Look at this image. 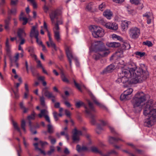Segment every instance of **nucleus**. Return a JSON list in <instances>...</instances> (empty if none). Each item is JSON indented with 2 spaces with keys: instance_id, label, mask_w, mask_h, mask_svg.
Here are the masks:
<instances>
[{
  "instance_id": "obj_27",
  "label": "nucleus",
  "mask_w": 156,
  "mask_h": 156,
  "mask_svg": "<svg viewBox=\"0 0 156 156\" xmlns=\"http://www.w3.org/2000/svg\"><path fill=\"white\" fill-rule=\"evenodd\" d=\"M10 18L9 17L8 19L5 20V29L6 31H8L9 30V25L10 24Z\"/></svg>"
},
{
  "instance_id": "obj_35",
  "label": "nucleus",
  "mask_w": 156,
  "mask_h": 156,
  "mask_svg": "<svg viewBox=\"0 0 156 156\" xmlns=\"http://www.w3.org/2000/svg\"><path fill=\"white\" fill-rule=\"evenodd\" d=\"M94 112V111H92L91 112L90 114H88V115H90V118L91 119V122L92 124H94L95 123V121L94 120V115L91 114V112ZM95 112V111L94 112Z\"/></svg>"
},
{
  "instance_id": "obj_62",
  "label": "nucleus",
  "mask_w": 156,
  "mask_h": 156,
  "mask_svg": "<svg viewBox=\"0 0 156 156\" xmlns=\"http://www.w3.org/2000/svg\"><path fill=\"white\" fill-rule=\"evenodd\" d=\"M30 55L32 58H34L35 60L37 59L36 55L34 54V52L30 53Z\"/></svg>"
},
{
  "instance_id": "obj_14",
  "label": "nucleus",
  "mask_w": 156,
  "mask_h": 156,
  "mask_svg": "<svg viewBox=\"0 0 156 156\" xmlns=\"http://www.w3.org/2000/svg\"><path fill=\"white\" fill-rule=\"evenodd\" d=\"M48 114V112L46 110L43 109L41 110V113L38 114V116L40 118H41L42 116H44L46 120L49 123H50V120Z\"/></svg>"
},
{
  "instance_id": "obj_16",
  "label": "nucleus",
  "mask_w": 156,
  "mask_h": 156,
  "mask_svg": "<svg viewBox=\"0 0 156 156\" xmlns=\"http://www.w3.org/2000/svg\"><path fill=\"white\" fill-rule=\"evenodd\" d=\"M106 28L110 29L116 30L118 29V25L116 23L107 22L105 25Z\"/></svg>"
},
{
  "instance_id": "obj_31",
  "label": "nucleus",
  "mask_w": 156,
  "mask_h": 156,
  "mask_svg": "<svg viewBox=\"0 0 156 156\" xmlns=\"http://www.w3.org/2000/svg\"><path fill=\"white\" fill-rule=\"evenodd\" d=\"M12 124L14 128L20 133V136H21L22 134L20 131V127L18 126L17 123L13 121L12 122Z\"/></svg>"
},
{
  "instance_id": "obj_9",
  "label": "nucleus",
  "mask_w": 156,
  "mask_h": 156,
  "mask_svg": "<svg viewBox=\"0 0 156 156\" xmlns=\"http://www.w3.org/2000/svg\"><path fill=\"white\" fill-rule=\"evenodd\" d=\"M37 27L36 26L32 27L31 32L30 34V36L32 37L34 36L36 39V41L39 45H42L43 44L42 42L40 40H39L38 38V36L39 34V32L36 29Z\"/></svg>"
},
{
  "instance_id": "obj_15",
  "label": "nucleus",
  "mask_w": 156,
  "mask_h": 156,
  "mask_svg": "<svg viewBox=\"0 0 156 156\" xmlns=\"http://www.w3.org/2000/svg\"><path fill=\"white\" fill-rule=\"evenodd\" d=\"M66 51L67 57L69 62L70 66H71L72 65L71 60L74 58L72 54V51L69 48H66Z\"/></svg>"
},
{
  "instance_id": "obj_37",
  "label": "nucleus",
  "mask_w": 156,
  "mask_h": 156,
  "mask_svg": "<svg viewBox=\"0 0 156 156\" xmlns=\"http://www.w3.org/2000/svg\"><path fill=\"white\" fill-rule=\"evenodd\" d=\"M48 131L50 133H51L54 132L53 128L51 125L49 124L48 125Z\"/></svg>"
},
{
  "instance_id": "obj_12",
  "label": "nucleus",
  "mask_w": 156,
  "mask_h": 156,
  "mask_svg": "<svg viewBox=\"0 0 156 156\" xmlns=\"http://www.w3.org/2000/svg\"><path fill=\"white\" fill-rule=\"evenodd\" d=\"M73 135L72 139L74 142L78 143L80 140V136L82 134L81 131L78 130L76 128H75L73 131Z\"/></svg>"
},
{
  "instance_id": "obj_59",
  "label": "nucleus",
  "mask_w": 156,
  "mask_h": 156,
  "mask_svg": "<svg viewBox=\"0 0 156 156\" xmlns=\"http://www.w3.org/2000/svg\"><path fill=\"white\" fill-rule=\"evenodd\" d=\"M62 21L61 20H57L56 23H55V24L54 27H55L56 25H57L58 26L59 24H62Z\"/></svg>"
},
{
  "instance_id": "obj_64",
  "label": "nucleus",
  "mask_w": 156,
  "mask_h": 156,
  "mask_svg": "<svg viewBox=\"0 0 156 156\" xmlns=\"http://www.w3.org/2000/svg\"><path fill=\"white\" fill-rule=\"evenodd\" d=\"M43 10L44 11V12L46 13L48 12V7L47 6L45 5L43 7Z\"/></svg>"
},
{
  "instance_id": "obj_50",
  "label": "nucleus",
  "mask_w": 156,
  "mask_h": 156,
  "mask_svg": "<svg viewBox=\"0 0 156 156\" xmlns=\"http://www.w3.org/2000/svg\"><path fill=\"white\" fill-rule=\"evenodd\" d=\"M73 82H74V85H75V87L79 90H80V91H81V88L80 87L79 85L76 82V81L74 80H73Z\"/></svg>"
},
{
  "instance_id": "obj_61",
  "label": "nucleus",
  "mask_w": 156,
  "mask_h": 156,
  "mask_svg": "<svg viewBox=\"0 0 156 156\" xmlns=\"http://www.w3.org/2000/svg\"><path fill=\"white\" fill-rule=\"evenodd\" d=\"M77 151L78 152H80V151H82V147H80V145H77L76 146V149Z\"/></svg>"
},
{
  "instance_id": "obj_25",
  "label": "nucleus",
  "mask_w": 156,
  "mask_h": 156,
  "mask_svg": "<svg viewBox=\"0 0 156 156\" xmlns=\"http://www.w3.org/2000/svg\"><path fill=\"white\" fill-rule=\"evenodd\" d=\"M107 45L109 47L112 48H117L119 47L120 44V43L116 42L108 43L107 44Z\"/></svg>"
},
{
  "instance_id": "obj_51",
  "label": "nucleus",
  "mask_w": 156,
  "mask_h": 156,
  "mask_svg": "<svg viewBox=\"0 0 156 156\" xmlns=\"http://www.w3.org/2000/svg\"><path fill=\"white\" fill-rule=\"evenodd\" d=\"M54 147H51L50 151H48L47 152V154L49 155H51V154L54 152Z\"/></svg>"
},
{
  "instance_id": "obj_24",
  "label": "nucleus",
  "mask_w": 156,
  "mask_h": 156,
  "mask_svg": "<svg viewBox=\"0 0 156 156\" xmlns=\"http://www.w3.org/2000/svg\"><path fill=\"white\" fill-rule=\"evenodd\" d=\"M119 140H121L124 142V141L121 139L119 138H115L113 137H109L108 139V141L109 143L113 144L118 142Z\"/></svg>"
},
{
  "instance_id": "obj_45",
  "label": "nucleus",
  "mask_w": 156,
  "mask_h": 156,
  "mask_svg": "<svg viewBox=\"0 0 156 156\" xmlns=\"http://www.w3.org/2000/svg\"><path fill=\"white\" fill-rule=\"evenodd\" d=\"M20 106L21 108L23 110V112L24 113H26L27 112L28 109L24 107L23 105V102H21L20 103Z\"/></svg>"
},
{
  "instance_id": "obj_7",
  "label": "nucleus",
  "mask_w": 156,
  "mask_h": 156,
  "mask_svg": "<svg viewBox=\"0 0 156 156\" xmlns=\"http://www.w3.org/2000/svg\"><path fill=\"white\" fill-rule=\"evenodd\" d=\"M129 34L130 37L132 39H136L140 35V30L136 27H132L129 30Z\"/></svg>"
},
{
  "instance_id": "obj_21",
  "label": "nucleus",
  "mask_w": 156,
  "mask_h": 156,
  "mask_svg": "<svg viewBox=\"0 0 156 156\" xmlns=\"http://www.w3.org/2000/svg\"><path fill=\"white\" fill-rule=\"evenodd\" d=\"M26 35V33L24 30L22 29H19L17 32V37L18 38H21L25 37Z\"/></svg>"
},
{
  "instance_id": "obj_11",
  "label": "nucleus",
  "mask_w": 156,
  "mask_h": 156,
  "mask_svg": "<svg viewBox=\"0 0 156 156\" xmlns=\"http://www.w3.org/2000/svg\"><path fill=\"white\" fill-rule=\"evenodd\" d=\"M133 91V89L129 88L124 91L123 93L121 94L120 99L121 101L125 100H129L130 98L129 96L131 94Z\"/></svg>"
},
{
  "instance_id": "obj_22",
  "label": "nucleus",
  "mask_w": 156,
  "mask_h": 156,
  "mask_svg": "<svg viewBox=\"0 0 156 156\" xmlns=\"http://www.w3.org/2000/svg\"><path fill=\"white\" fill-rule=\"evenodd\" d=\"M115 67V66L114 65L111 64L103 70V73H107L111 72L114 69Z\"/></svg>"
},
{
  "instance_id": "obj_23",
  "label": "nucleus",
  "mask_w": 156,
  "mask_h": 156,
  "mask_svg": "<svg viewBox=\"0 0 156 156\" xmlns=\"http://www.w3.org/2000/svg\"><path fill=\"white\" fill-rule=\"evenodd\" d=\"M103 15L108 19H110L112 15V13L109 10H106L103 13Z\"/></svg>"
},
{
  "instance_id": "obj_34",
  "label": "nucleus",
  "mask_w": 156,
  "mask_h": 156,
  "mask_svg": "<svg viewBox=\"0 0 156 156\" xmlns=\"http://www.w3.org/2000/svg\"><path fill=\"white\" fill-rule=\"evenodd\" d=\"M94 8L93 3L92 2H90L88 3L86 6V8L88 11H91L92 9Z\"/></svg>"
},
{
  "instance_id": "obj_54",
  "label": "nucleus",
  "mask_w": 156,
  "mask_h": 156,
  "mask_svg": "<svg viewBox=\"0 0 156 156\" xmlns=\"http://www.w3.org/2000/svg\"><path fill=\"white\" fill-rule=\"evenodd\" d=\"M37 67L41 68V69L43 67L40 60H38L37 62Z\"/></svg>"
},
{
  "instance_id": "obj_63",
  "label": "nucleus",
  "mask_w": 156,
  "mask_h": 156,
  "mask_svg": "<svg viewBox=\"0 0 156 156\" xmlns=\"http://www.w3.org/2000/svg\"><path fill=\"white\" fill-rule=\"evenodd\" d=\"M109 129L111 131V132L112 133H114L115 134H118V133H116L114 129L111 126H109Z\"/></svg>"
},
{
  "instance_id": "obj_47",
  "label": "nucleus",
  "mask_w": 156,
  "mask_h": 156,
  "mask_svg": "<svg viewBox=\"0 0 156 156\" xmlns=\"http://www.w3.org/2000/svg\"><path fill=\"white\" fill-rule=\"evenodd\" d=\"M135 54L136 55L139 56L140 57H142L145 55V53L140 51H136L135 52Z\"/></svg>"
},
{
  "instance_id": "obj_56",
  "label": "nucleus",
  "mask_w": 156,
  "mask_h": 156,
  "mask_svg": "<svg viewBox=\"0 0 156 156\" xmlns=\"http://www.w3.org/2000/svg\"><path fill=\"white\" fill-rule=\"evenodd\" d=\"M23 143L25 147L27 148L29 146V144L26 142L24 137L23 138Z\"/></svg>"
},
{
  "instance_id": "obj_26",
  "label": "nucleus",
  "mask_w": 156,
  "mask_h": 156,
  "mask_svg": "<svg viewBox=\"0 0 156 156\" xmlns=\"http://www.w3.org/2000/svg\"><path fill=\"white\" fill-rule=\"evenodd\" d=\"M19 54L18 53H17L15 55L13 58V59L11 60V61L10 66L12 67L13 66V62H17L19 60Z\"/></svg>"
},
{
  "instance_id": "obj_33",
  "label": "nucleus",
  "mask_w": 156,
  "mask_h": 156,
  "mask_svg": "<svg viewBox=\"0 0 156 156\" xmlns=\"http://www.w3.org/2000/svg\"><path fill=\"white\" fill-rule=\"evenodd\" d=\"M20 83H16V85L15 86V87L16 88V90L14 91V90H13V92L14 93V94L16 97H17L18 96V87H19Z\"/></svg>"
},
{
  "instance_id": "obj_43",
  "label": "nucleus",
  "mask_w": 156,
  "mask_h": 156,
  "mask_svg": "<svg viewBox=\"0 0 156 156\" xmlns=\"http://www.w3.org/2000/svg\"><path fill=\"white\" fill-rule=\"evenodd\" d=\"M105 7V3H102L99 6V9L101 11H103Z\"/></svg>"
},
{
  "instance_id": "obj_52",
  "label": "nucleus",
  "mask_w": 156,
  "mask_h": 156,
  "mask_svg": "<svg viewBox=\"0 0 156 156\" xmlns=\"http://www.w3.org/2000/svg\"><path fill=\"white\" fill-rule=\"evenodd\" d=\"M17 151L18 153V154L19 156H20V153H21L22 151V150L21 147V146L20 144H18V148L17 149Z\"/></svg>"
},
{
  "instance_id": "obj_8",
  "label": "nucleus",
  "mask_w": 156,
  "mask_h": 156,
  "mask_svg": "<svg viewBox=\"0 0 156 156\" xmlns=\"http://www.w3.org/2000/svg\"><path fill=\"white\" fill-rule=\"evenodd\" d=\"M93 47V51L95 52L102 51L106 50L105 45L101 41L96 42Z\"/></svg>"
},
{
  "instance_id": "obj_13",
  "label": "nucleus",
  "mask_w": 156,
  "mask_h": 156,
  "mask_svg": "<svg viewBox=\"0 0 156 156\" xmlns=\"http://www.w3.org/2000/svg\"><path fill=\"white\" fill-rule=\"evenodd\" d=\"M59 30V27L57 25H56L55 27H54L53 28L54 38L58 42H60L61 40Z\"/></svg>"
},
{
  "instance_id": "obj_4",
  "label": "nucleus",
  "mask_w": 156,
  "mask_h": 156,
  "mask_svg": "<svg viewBox=\"0 0 156 156\" xmlns=\"http://www.w3.org/2000/svg\"><path fill=\"white\" fill-rule=\"evenodd\" d=\"M126 66V69L129 72V73H131L132 75H134V76H135L136 74L139 69H140L141 72L140 73V77H141L142 76L143 77H144V79L143 81L146 80L149 76V73L147 71L143 70L141 68H137L136 64L132 61L129 62Z\"/></svg>"
},
{
  "instance_id": "obj_30",
  "label": "nucleus",
  "mask_w": 156,
  "mask_h": 156,
  "mask_svg": "<svg viewBox=\"0 0 156 156\" xmlns=\"http://www.w3.org/2000/svg\"><path fill=\"white\" fill-rule=\"evenodd\" d=\"M38 144L37 143H36L34 144V145L35 147V150L39 151L41 153L43 154L44 155H45L46 153L43 150H42L40 148H38Z\"/></svg>"
},
{
  "instance_id": "obj_3",
  "label": "nucleus",
  "mask_w": 156,
  "mask_h": 156,
  "mask_svg": "<svg viewBox=\"0 0 156 156\" xmlns=\"http://www.w3.org/2000/svg\"><path fill=\"white\" fill-rule=\"evenodd\" d=\"M146 100L145 95L143 92H138L135 94L131 102L133 108L136 110V112L141 110L142 106Z\"/></svg>"
},
{
  "instance_id": "obj_38",
  "label": "nucleus",
  "mask_w": 156,
  "mask_h": 156,
  "mask_svg": "<svg viewBox=\"0 0 156 156\" xmlns=\"http://www.w3.org/2000/svg\"><path fill=\"white\" fill-rule=\"evenodd\" d=\"M20 21H23V22L22 23L23 25L26 24L28 22V19L26 17H21L20 18Z\"/></svg>"
},
{
  "instance_id": "obj_36",
  "label": "nucleus",
  "mask_w": 156,
  "mask_h": 156,
  "mask_svg": "<svg viewBox=\"0 0 156 156\" xmlns=\"http://www.w3.org/2000/svg\"><path fill=\"white\" fill-rule=\"evenodd\" d=\"M143 44L147 45L149 47H151L153 45V44L151 42L149 41H146L143 42Z\"/></svg>"
},
{
  "instance_id": "obj_42",
  "label": "nucleus",
  "mask_w": 156,
  "mask_h": 156,
  "mask_svg": "<svg viewBox=\"0 0 156 156\" xmlns=\"http://www.w3.org/2000/svg\"><path fill=\"white\" fill-rule=\"evenodd\" d=\"M26 125L25 121L23 119L21 123V127L23 129L24 132H25L26 130L25 128V126Z\"/></svg>"
},
{
  "instance_id": "obj_10",
  "label": "nucleus",
  "mask_w": 156,
  "mask_h": 156,
  "mask_svg": "<svg viewBox=\"0 0 156 156\" xmlns=\"http://www.w3.org/2000/svg\"><path fill=\"white\" fill-rule=\"evenodd\" d=\"M62 13L61 11L58 9L52 11L50 14L49 16L52 24L55 23V19H57V17Z\"/></svg>"
},
{
  "instance_id": "obj_1",
  "label": "nucleus",
  "mask_w": 156,
  "mask_h": 156,
  "mask_svg": "<svg viewBox=\"0 0 156 156\" xmlns=\"http://www.w3.org/2000/svg\"><path fill=\"white\" fill-rule=\"evenodd\" d=\"M126 67H125L122 71V72L119 74V77L116 80V82L118 83H126V85L132 83L136 84L143 82L144 77H140L141 70L139 69L136 74L135 76L132 75L126 69Z\"/></svg>"
},
{
  "instance_id": "obj_53",
  "label": "nucleus",
  "mask_w": 156,
  "mask_h": 156,
  "mask_svg": "<svg viewBox=\"0 0 156 156\" xmlns=\"http://www.w3.org/2000/svg\"><path fill=\"white\" fill-rule=\"evenodd\" d=\"M29 126L30 127V131H31V133L33 134H36L37 133V131L35 130L34 132H33L31 129V126H32L31 123V122L30 121V120H29Z\"/></svg>"
},
{
  "instance_id": "obj_17",
  "label": "nucleus",
  "mask_w": 156,
  "mask_h": 156,
  "mask_svg": "<svg viewBox=\"0 0 156 156\" xmlns=\"http://www.w3.org/2000/svg\"><path fill=\"white\" fill-rule=\"evenodd\" d=\"M47 89L48 88L47 87H46L43 89L42 93L44 94V95L49 98H55V96L53 95L52 93L49 91Z\"/></svg>"
},
{
  "instance_id": "obj_32",
  "label": "nucleus",
  "mask_w": 156,
  "mask_h": 156,
  "mask_svg": "<svg viewBox=\"0 0 156 156\" xmlns=\"http://www.w3.org/2000/svg\"><path fill=\"white\" fill-rule=\"evenodd\" d=\"M9 39L8 38H7L5 43V46L6 51L8 54L9 53L10 51V45H9Z\"/></svg>"
},
{
  "instance_id": "obj_20",
  "label": "nucleus",
  "mask_w": 156,
  "mask_h": 156,
  "mask_svg": "<svg viewBox=\"0 0 156 156\" xmlns=\"http://www.w3.org/2000/svg\"><path fill=\"white\" fill-rule=\"evenodd\" d=\"M48 38L49 41H47L46 42V44H47L48 46V47H49L51 46L55 50H56V46L55 44L51 38V37H49Z\"/></svg>"
},
{
  "instance_id": "obj_58",
  "label": "nucleus",
  "mask_w": 156,
  "mask_h": 156,
  "mask_svg": "<svg viewBox=\"0 0 156 156\" xmlns=\"http://www.w3.org/2000/svg\"><path fill=\"white\" fill-rule=\"evenodd\" d=\"M28 51L30 53L34 52V48L33 47H30L28 48Z\"/></svg>"
},
{
  "instance_id": "obj_40",
  "label": "nucleus",
  "mask_w": 156,
  "mask_h": 156,
  "mask_svg": "<svg viewBox=\"0 0 156 156\" xmlns=\"http://www.w3.org/2000/svg\"><path fill=\"white\" fill-rule=\"evenodd\" d=\"M102 52V54H101V55L103 56H105L108 55L110 53V51L106 48V50L104 51H101Z\"/></svg>"
},
{
  "instance_id": "obj_46",
  "label": "nucleus",
  "mask_w": 156,
  "mask_h": 156,
  "mask_svg": "<svg viewBox=\"0 0 156 156\" xmlns=\"http://www.w3.org/2000/svg\"><path fill=\"white\" fill-rule=\"evenodd\" d=\"M40 101L41 102V105L43 106H45V103L44 101V98L43 96L42 97H40Z\"/></svg>"
},
{
  "instance_id": "obj_6",
  "label": "nucleus",
  "mask_w": 156,
  "mask_h": 156,
  "mask_svg": "<svg viewBox=\"0 0 156 156\" xmlns=\"http://www.w3.org/2000/svg\"><path fill=\"white\" fill-rule=\"evenodd\" d=\"M89 105V108L86 106L84 105V103L82 101H77L75 104V105L76 108H80L81 106L83 105L85 109V112L87 114H90L91 111L95 112V109L93 106V104L90 101H87Z\"/></svg>"
},
{
  "instance_id": "obj_55",
  "label": "nucleus",
  "mask_w": 156,
  "mask_h": 156,
  "mask_svg": "<svg viewBox=\"0 0 156 156\" xmlns=\"http://www.w3.org/2000/svg\"><path fill=\"white\" fill-rule=\"evenodd\" d=\"M100 123L101 125L102 126H105L108 124V122L107 121H105L103 120H101Z\"/></svg>"
},
{
  "instance_id": "obj_49",
  "label": "nucleus",
  "mask_w": 156,
  "mask_h": 156,
  "mask_svg": "<svg viewBox=\"0 0 156 156\" xmlns=\"http://www.w3.org/2000/svg\"><path fill=\"white\" fill-rule=\"evenodd\" d=\"M53 114L55 120L56 121L58 120V114L57 112L55 111H54L53 113Z\"/></svg>"
},
{
  "instance_id": "obj_39",
  "label": "nucleus",
  "mask_w": 156,
  "mask_h": 156,
  "mask_svg": "<svg viewBox=\"0 0 156 156\" xmlns=\"http://www.w3.org/2000/svg\"><path fill=\"white\" fill-rule=\"evenodd\" d=\"M118 154V153L114 150H112L108 151L106 154L104 155V156H108L109 154Z\"/></svg>"
},
{
  "instance_id": "obj_19",
  "label": "nucleus",
  "mask_w": 156,
  "mask_h": 156,
  "mask_svg": "<svg viewBox=\"0 0 156 156\" xmlns=\"http://www.w3.org/2000/svg\"><path fill=\"white\" fill-rule=\"evenodd\" d=\"M131 23V22L127 20H124L122 21L121 25V28L123 31L126 30L128 27V26Z\"/></svg>"
},
{
  "instance_id": "obj_57",
  "label": "nucleus",
  "mask_w": 156,
  "mask_h": 156,
  "mask_svg": "<svg viewBox=\"0 0 156 156\" xmlns=\"http://www.w3.org/2000/svg\"><path fill=\"white\" fill-rule=\"evenodd\" d=\"M19 40L20 41V44L22 45L25 42V40L23 38H19Z\"/></svg>"
},
{
  "instance_id": "obj_18",
  "label": "nucleus",
  "mask_w": 156,
  "mask_h": 156,
  "mask_svg": "<svg viewBox=\"0 0 156 156\" xmlns=\"http://www.w3.org/2000/svg\"><path fill=\"white\" fill-rule=\"evenodd\" d=\"M144 17H146L147 20V22L148 24H150L153 20V17L152 13L150 12H146L143 15Z\"/></svg>"
},
{
  "instance_id": "obj_5",
  "label": "nucleus",
  "mask_w": 156,
  "mask_h": 156,
  "mask_svg": "<svg viewBox=\"0 0 156 156\" xmlns=\"http://www.w3.org/2000/svg\"><path fill=\"white\" fill-rule=\"evenodd\" d=\"M90 29L93 36L95 38L101 37L105 34L103 29L100 27L94 25L90 27Z\"/></svg>"
},
{
  "instance_id": "obj_60",
  "label": "nucleus",
  "mask_w": 156,
  "mask_h": 156,
  "mask_svg": "<svg viewBox=\"0 0 156 156\" xmlns=\"http://www.w3.org/2000/svg\"><path fill=\"white\" fill-rule=\"evenodd\" d=\"M93 101L96 104V105L99 106L100 107H102V105L95 99H93Z\"/></svg>"
},
{
  "instance_id": "obj_44",
  "label": "nucleus",
  "mask_w": 156,
  "mask_h": 156,
  "mask_svg": "<svg viewBox=\"0 0 156 156\" xmlns=\"http://www.w3.org/2000/svg\"><path fill=\"white\" fill-rule=\"evenodd\" d=\"M130 1L132 4L137 5L140 3L141 0H130Z\"/></svg>"
},
{
  "instance_id": "obj_41",
  "label": "nucleus",
  "mask_w": 156,
  "mask_h": 156,
  "mask_svg": "<svg viewBox=\"0 0 156 156\" xmlns=\"http://www.w3.org/2000/svg\"><path fill=\"white\" fill-rule=\"evenodd\" d=\"M61 77L62 81L64 82L67 83L69 82V81L68 79L66 77L65 75L63 73L61 74Z\"/></svg>"
},
{
  "instance_id": "obj_28",
  "label": "nucleus",
  "mask_w": 156,
  "mask_h": 156,
  "mask_svg": "<svg viewBox=\"0 0 156 156\" xmlns=\"http://www.w3.org/2000/svg\"><path fill=\"white\" fill-rule=\"evenodd\" d=\"M91 151L93 152L99 153L101 155L103 154L101 151L99 150L96 147H91Z\"/></svg>"
},
{
  "instance_id": "obj_48",
  "label": "nucleus",
  "mask_w": 156,
  "mask_h": 156,
  "mask_svg": "<svg viewBox=\"0 0 156 156\" xmlns=\"http://www.w3.org/2000/svg\"><path fill=\"white\" fill-rule=\"evenodd\" d=\"M35 113L33 112L30 115L28 116L27 118L29 120L31 119H35Z\"/></svg>"
},
{
  "instance_id": "obj_29",
  "label": "nucleus",
  "mask_w": 156,
  "mask_h": 156,
  "mask_svg": "<svg viewBox=\"0 0 156 156\" xmlns=\"http://www.w3.org/2000/svg\"><path fill=\"white\" fill-rule=\"evenodd\" d=\"M118 66L119 68H120L122 69V70L125 68V67H126L127 68V66L124 65V61L122 60H119V62L118 64Z\"/></svg>"
},
{
  "instance_id": "obj_2",
  "label": "nucleus",
  "mask_w": 156,
  "mask_h": 156,
  "mask_svg": "<svg viewBox=\"0 0 156 156\" xmlns=\"http://www.w3.org/2000/svg\"><path fill=\"white\" fill-rule=\"evenodd\" d=\"M155 106L151 100L148 101L146 103L144 108V114L145 116L148 115L145 125L148 127H151L154 125L156 122V109Z\"/></svg>"
}]
</instances>
